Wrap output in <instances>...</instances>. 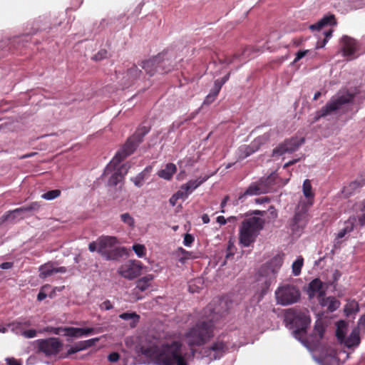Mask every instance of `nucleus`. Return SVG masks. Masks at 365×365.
Here are the masks:
<instances>
[{
    "instance_id": "nucleus-1",
    "label": "nucleus",
    "mask_w": 365,
    "mask_h": 365,
    "mask_svg": "<svg viewBox=\"0 0 365 365\" xmlns=\"http://www.w3.org/2000/svg\"><path fill=\"white\" fill-rule=\"evenodd\" d=\"M147 344L140 346L141 353L153 358L156 365H189L182 353V343L178 341L160 343L156 338L148 336Z\"/></svg>"
},
{
    "instance_id": "nucleus-2",
    "label": "nucleus",
    "mask_w": 365,
    "mask_h": 365,
    "mask_svg": "<svg viewBox=\"0 0 365 365\" xmlns=\"http://www.w3.org/2000/svg\"><path fill=\"white\" fill-rule=\"evenodd\" d=\"M284 323L290 329L294 328L292 334L305 346H308V340L304 339L307 329L311 322V319L308 314L307 310H299L293 308L285 311Z\"/></svg>"
},
{
    "instance_id": "nucleus-3",
    "label": "nucleus",
    "mask_w": 365,
    "mask_h": 365,
    "mask_svg": "<svg viewBox=\"0 0 365 365\" xmlns=\"http://www.w3.org/2000/svg\"><path fill=\"white\" fill-rule=\"evenodd\" d=\"M213 328L212 319L199 321L185 334L186 343L190 347L205 344L213 336Z\"/></svg>"
},
{
    "instance_id": "nucleus-4",
    "label": "nucleus",
    "mask_w": 365,
    "mask_h": 365,
    "mask_svg": "<svg viewBox=\"0 0 365 365\" xmlns=\"http://www.w3.org/2000/svg\"><path fill=\"white\" fill-rule=\"evenodd\" d=\"M150 126L141 125L128 138L123 147L116 153L110 164L106 167L105 173H107L111 165L114 166L118 165L128 156L134 153L140 143L143 142L144 136L149 133Z\"/></svg>"
},
{
    "instance_id": "nucleus-5",
    "label": "nucleus",
    "mask_w": 365,
    "mask_h": 365,
    "mask_svg": "<svg viewBox=\"0 0 365 365\" xmlns=\"http://www.w3.org/2000/svg\"><path fill=\"white\" fill-rule=\"evenodd\" d=\"M264 220L259 217H251L244 220L239 231V242L245 247L254 243L263 229Z\"/></svg>"
},
{
    "instance_id": "nucleus-6",
    "label": "nucleus",
    "mask_w": 365,
    "mask_h": 365,
    "mask_svg": "<svg viewBox=\"0 0 365 365\" xmlns=\"http://www.w3.org/2000/svg\"><path fill=\"white\" fill-rule=\"evenodd\" d=\"M118 243L115 237L101 236L98 238V252L106 260L116 259L120 256V249L115 246Z\"/></svg>"
},
{
    "instance_id": "nucleus-7",
    "label": "nucleus",
    "mask_w": 365,
    "mask_h": 365,
    "mask_svg": "<svg viewBox=\"0 0 365 365\" xmlns=\"http://www.w3.org/2000/svg\"><path fill=\"white\" fill-rule=\"evenodd\" d=\"M275 297L277 304L287 306L298 302L300 292L293 284H283L275 291Z\"/></svg>"
},
{
    "instance_id": "nucleus-8",
    "label": "nucleus",
    "mask_w": 365,
    "mask_h": 365,
    "mask_svg": "<svg viewBox=\"0 0 365 365\" xmlns=\"http://www.w3.org/2000/svg\"><path fill=\"white\" fill-rule=\"evenodd\" d=\"M354 98V94L349 92L340 96L331 98L326 106L317 113L314 121H317L320 118L331 114L333 112L339 110L343 105L351 102Z\"/></svg>"
},
{
    "instance_id": "nucleus-9",
    "label": "nucleus",
    "mask_w": 365,
    "mask_h": 365,
    "mask_svg": "<svg viewBox=\"0 0 365 365\" xmlns=\"http://www.w3.org/2000/svg\"><path fill=\"white\" fill-rule=\"evenodd\" d=\"M308 208L307 205L299 204L296 208L295 213L289 222V228L294 234L301 233L308 222Z\"/></svg>"
},
{
    "instance_id": "nucleus-10",
    "label": "nucleus",
    "mask_w": 365,
    "mask_h": 365,
    "mask_svg": "<svg viewBox=\"0 0 365 365\" xmlns=\"http://www.w3.org/2000/svg\"><path fill=\"white\" fill-rule=\"evenodd\" d=\"M38 351L46 356L56 355L63 347V343L58 338L51 337L36 341Z\"/></svg>"
},
{
    "instance_id": "nucleus-11",
    "label": "nucleus",
    "mask_w": 365,
    "mask_h": 365,
    "mask_svg": "<svg viewBox=\"0 0 365 365\" xmlns=\"http://www.w3.org/2000/svg\"><path fill=\"white\" fill-rule=\"evenodd\" d=\"M305 141L304 138L292 137L286 139L272 150V156H280L286 153L296 151Z\"/></svg>"
},
{
    "instance_id": "nucleus-12",
    "label": "nucleus",
    "mask_w": 365,
    "mask_h": 365,
    "mask_svg": "<svg viewBox=\"0 0 365 365\" xmlns=\"http://www.w3.org/2000/svg\"><path fill=\"white\" fill-rule=\"evenodd\" d=\"M270 178H261L259 181L252 183L245 192L239 196V200L247 195H259L267 193L270 190Z\"/></svg>"
},
{
    "instance_id": "nucleus-13",
    "label": "nucleus",
    "mask_w": 365,
    "mask_h": 365,
    "mask_svg": "<svg viewBox=\"0 0 365 365\" xmlns=\"http://www.w3.org/2000/svg\"><path fill=\"white\" fill-rule=\"evenodd\" d=\"M142 264L138 261H128L120 266L118 273L124 278L133 279L141 273Z\"/></svg>"
},
{
    "instance_id": "nucleus-14",
    "label": "nucleus",
    "mask_w": 365,
    "mask_h": 365,
    "mask_svg": "<svg viewBox=\"0 0 365 365\" xmlns=\"http://www.w3.org/2000/svg\"><path fill=\"white\" fill-rule=\"evenodd\" d=\"M359 46L357 41L348 36H343L340 40V51L345 57L352 59L356 57L355 54L359 50Z\"/></svg>"
},
{
    "instance_id": "nucleus-15",
    "label": "nucleus",
    "mask_w": 365,
    "mask_h": 365,
    "mask_svg": "<svg viewBox=\"0 0 365 365\" xmlns=\"http://www.w3.org/2000/svg\"><path fill=\"white\" fill-rule=\"evenodd\" d=\"M227 349V345L222 341H217L204 351L205 356L211 360L220 359Z\"/></svg>"
},
{
    "instance_id": "nucleus-16",
    "label": "nucleus",
    "mask_w": 365,
    "mask_h": 365,
    "mask_svg": "<svg viewBox=\"0 0 365 365\" xmlns=\"http://www.w3.org/2000/svg\"><path fill=\"white\" fill-rule=\"evenodd\" d=\"M142 73L136 65H133L128 68L123 76V85L124 87H129L134 83L140 76Z\"/></svg>"
},
{
    "instance_id": "nucleus-17",
    "label": "nucleus",
    "mask_w": 365,
    "mask_h": 365,
    "mask_svg": "<svg viewBox=\"0 0 365 365\" xmlns=\"http://www.w3.org/2000/svg\"><path fill=\"white\" fill-rule=\"evenodd\" d=\"M160 56H155L150 59L142 61L141 66L146 73L150 76L156 73H159V64L160 63Z\"/></svg>"
},
{
    "instance_id": "nucleus-18",
    "label": "nucleus",
    "mask_w": 365,
    "mask_h": 365,
    "mask_svg": "<svg viewBox=\"0 0 365 365\" xmlns=\"http://www.w3.org/2000/svg\"><path fill=\"white\" fill-rule=\"evenodd\" d=\"M130 165L128 163L120 165L110 177L108 180V184L110 186H115L118 183L121 182L124 176L127 174Z\"/></svg>"
},
{
    "instance_id": "nucleus-19",
    "label": "nucleus",
    "mask_w": 365,
    "mask_h": 365,
    "mask_svg": "<svg viewBox=\"0 0 365 365\" xmlns=\"http://www.w3.org/2000/svg\"><path fill=\"white\" fill-rule=\"evenodd\" d=\"M39 277L41 279H45L55 273H65L66 268L65 267H55L53 262H48L39 267Z\"/></svg>"
},
{
    "instance_id": "nucleus-20",
    "label": "nucleus",
    "mask_w": 365,
    "mask_h": 365,
    "mask_svg": "<svg viewBox=\"0 0 365 365\" xmlns=\"http://www.w3.org/2000/svg\"><path fill=\"white\" fill-rule=\"evenodd\" d=\"M307 293L310 298H313L317 294L318 299L325 295V291L323 289V284L319 279H313L309 284Z\"/></svg>"
},
{
    "instance_id": "nucleus-21",
    "label": "nucleus",
    "mask_w": 365,
    "mask_h": 365,
    "mask_svg": "<svg viewBox=\"0 0 365 365\" xmlns=\"http://www.w3.org/2000/svg\"><path fill=\"white\" fill-rule=\"evenodd\" d=\"M336 25V18L334 14H329L324 16L317 23L309 26V29L312 31L317 30L320 31L326 26H335Z\"/></svg>"
},
{
    "instance_id": "nucleus-22",
    "label": "nucleus",
    "mask_w": 365,
    "mask_h": 365,
    "mask_svg": "<svg viewBox=\"0 0 365 365\" xmlns=\"http://www.w3.org/2000/svg\"><path fill=\"white\" fill-rule=\"evenodd\" d=\"M324 327L321 321H317L314 327L313 332L310 335V342L313 345H317L323 338L324 334Z\"/></svg>"
},
{
    "instance_id": "nucleus-23",
    "label": "nucleus",
    "mask_w": 365,
    "mask_h": 365,
    "mask_svg": "<svg viewBox=\"0 0 365 365\" xmlns=\"http://www.w3.org/2000/svg\"><path fill=\"white\" fill-rule=\"evenodd\" d=\"M360 343L359 327H354L348 337H345L341 344L346 347L351 348L357 346Z\"/></svg>"
},
{
    "instance_id": "nucleus-24",
    "label": "nucleus",
    "mask_w": 365,
    "mask_h": 365,
    "mask_svg": "<svg viewBox=\"0 0 365 365\" xmlns=\"http://www.w3.org/2000/svg\"><path fill=\"white\" fill-rule=\"evenodd\" d=\"M250 47H245L243 48L240 53H236L230 58H225V59H220L219 61L221 64L226 63L230 64L235 62V60L246 61L250 57Z\"/></svg>"
},
{
    "instance_id": "nucleus-25",
    "label": "nucleus",
    "mask_w": 365,
    "mask_h": 365,
    "mask_svg": "<svg viewBox=\"0 0 365 365\" xmlns=\"http://www.w3.org/2000/svg\"><path fill=\"white\" fill-rule=\"evenodd\" d=\"M319 302L322 307H327L331 312L336 310L340 306L339 301L334 297H324L323 296L319 299Z\"/></svg>"
},
{
    "instance_id": "nucleus-26",
    "label": "nucleus",
    "mask_w": 365,
    "mask_h": 365,
    "mask_svg": "<svg viewBox=\"0 0 365 365\" xmlns=\"http://www.w3.org/2000/svg\"><path fill=\"white\" fill-rule=\"evenodd\" d=\"M31 325V322L30 319L26 318H20L9 324L8 326L11 328L12 331L18 334L21 332L24 327H28Z\"/></svg>"
},
{
    "instance_id": "nucleus-27",
    "label": "nucleus",
    "mask_w": 365,
    "mask_h": 365,
    "mask_svg": "<svg viewBox=\"0 0 365 365\" xmlns=\"http://www.w3.org/2000/svg\"><path fill=\"white\" fill-rule=\"evenodd\" d=\"M207 179L208 177L207 176L204 178H200L196 180H189L187 183L181 185L182 189H183L187 192V195L188 196L194 190L198 187Z\"/></svg>"
},
{
    "instance_id": "nucleus-28",
    "label": "nucleus",
    "mask_w": 365,
    "mask_h": 365,
    "mask_svg": "<svg viewBox=\"0 0 365 365\" xmlns=\"http://www.w3.org/2000/svg\"><path fill=\"white\" fill-rule=\"evenodd\" d=\"M166 54L160 53L157 56H160V63L159 64V73H165L174 68V64L168 58H165Z\"/></svg>"
},
{
    "instance_id": "nucleus-29",
    "label": "nucleus",
    "mask_w": 365,
    "mask_h": 365,
    "mask_svg": "<svg viewBox=\"0 0 365 365\" xmlns=\"http://www.w3.org/2000/svg\"><path fill=\"white\" fill-rule=\"evenodd\" d=\"M258 150L257 147L252 142L250 145H243L239 148V156L244 159Z\"/></svg>"
},
{
    "instance_id": "nucleus-30",
    "label": "nucleus",
    "mask_w": 365,
    "mask_h": 365,
    "mask_svg": "<svg viewBox=\"0 0 365 365\" xmlns=\"http://www.w3.org/2000/svg\"><path fill=\"white\" fill-rule=\"evenodd\" d=\"M177 168L175 164L168 163L164 169L158 171V175L160 178L169 180L172 178Z\"/></svg>"
},
{
    "instance_id": "nucleus-31",
    "label": "nucleus",
    "mask_w": 365,
    "mask_h": 365,
    "mask_svg": "<svg viewBox=\"0 0 365 365\" xmlns=\"http://www.w3.org/2000/svg\"><path fill=\"white\" fill-rule=\"evenodd\" d=\"M119 317L125 321L129 322V326L135 328L139 322L140 316L135 312H125L119 315Z\"/></svg>"
},
{
    "instance_id": "nucleus-32",
    "label": "nucleus",
    "mask_w": 365,
    "mask_h": 365,
    "mask_svg": "<svg viewBox=\"0 0 365 365\" xmlns=\"http://www.w3.org/2000/svg\"><path fill=\"white\" fill-rule=\"evenodd\" d=\"M151 170L152 168L150 166H148L141 173L133 178L132 181L133 182L134 185L138 187H140L143 185L145 180L148 178Z\"/></svg>"
},
{
    "instance_id": "nucleus-33",
    "label": "nucleus",
    "mask_w": 365,
    "mask_h": 365,
    "mask_svg": "<svg viewBox=\"0 0 365 365\" xmlns=\"http://www.w3.org/2000/svg\"><path fill=\"white\" fill-rule=\"evenodd\" d=\"M356 220L360 227L365 226V200L356 205Z\"/></svg>"
},
{
    "instance_id": "nucleus-34",
    "label": "nucleus",
    "mask_w": 365,
    "mask_h": 365,
    "mask_svg": "<svg viewBox=\"0 0 365 365\" xmlns=\"http://www.w3.org/2000/svg\"><path fill=\"white\" fill-rule=\"evenodd\" d=\"M153 279V274H148L141 277L136 282V288L141 292L145 291L150 286Z\"/></svg>"
},
{
    "instance_id": "nucleus-35",
    "label": "nucleus",
    "mask_w": 365,
    "mask_h": 365,
    "mask_svg": "<svg viewBox=\"0 0 365 365\" xmlns=\"http://www.w3.org/2000/svg\"><path fill=\"white\" fill-rule=\"evenodd\" d=\"M346 329H347V324L344 321L340 320L337 322L336 329V336L340 343H342V341L344 340V338L346 337L345 336H346Z\"/></svg>"
},
{
    "instance_id": "nucleus-36",
    "label": "nucleus",
    "mask_w": 365,
    "mask_h": 365,
    "mask_svg": "<svg viewBox=\"0 0 365 365\" xmlns=\"http://www.w3.org/2000/svg\"><path fill=\"white\" fill-rule=\"evenodd\" d=\"M30 211H31V210H30V207L29 205H26V206H23L19 208H16L13 211L9 212L6 215H3L1 217V220H2V221L8 220L9 219L14 220L16 217V214H20V213H22L24 212H30Z\"/></svg>"
},
{
    "instance_id": "nucleus-37",
    "label": "nucleus",
    "mask_w": 365,
    "mask_h": 365,
    "mask_svg": "<svg viewBox=\"0 0 365 365\" xmlns=\"http://www.w3.org/2000/svg\"><path fill=\"white\" fill-rule=\"evenodd\" d=\"M272 133V131L269 130V132L258 136L252 141L255 143V145L257 147L258 150L261 148L262 145L269 141Z\"/></svg>"
},
{
    "instance_id": "nucleus-38",
    "label": "nucleus",
    "mask_w": 365,
    "mask_h": 365,
    "mask_svg": "<svg viewBox=\"0 0 365 365\" xmlns=\"http://www.w3.org/2000/svg\"><path fill=\"white\" fill-rule=\"evenodd\" d=\"M282 263L283 258L279 255H277L270 260L269 267L271 268L272 272H276L279 269Z\"/></svg>"
},
{
    "instance_id": "nucleus-39",
    "label": "nucleus",
    "mask_w": 365,
    "mask_h": 365,
    "mask_svg": "<svg viewBox=\"0 0 365 365\" xmlns=\"http://www.w3.org/2000/svg\"><path fill=\"white\" fill-rule=\"evenodd\" d=\"M359 310V304L356 301L348 302L344 307V312L346 316L358 312Z\"/></svg>"
},
{
    "instance_id": "nucleus-40",
    "label": "nucleus",
    "mask_w": 365,
    "mask_h": 365,
    "mask_svg": "<svg viewBox=\"0 0 365 365\" xmlns=\"http://www.w3.org/2000/svg\"><path fill=\"white\" fill-rule=\"evenodd\" d=\"M357 222L356 217L355 215L350 216L347 220L344 222V229L348 232L350 233L352 232L356 226V223Z\"/></svg>"
},
{
    "instance_id": "nucleus-41",
    "label": "nucleus",
    "mask_w": 365,
    "mask_h": 365,
    "mask_svg": "<svg viewBox=\"0 0 365 365\" xmlns=\"http://www.w3.org/2000/svg\"><path fill=\"white\" fill-rule=\"evenodd\" d=\"M302 187L304 195L307 198L309 199L314 197V195L312 192L311 181L307 179L304 181Z\"/></svg>"
},
{
    "instance_id": "nucleus-42",
    "label": "nucleus",
    "mask_w": 365,
    "mask_h": 365,
    "mask_svg": "<svg viewBox=\"0 0 365 365\" xmlns=\"http://www.w3.org/2000/svg\"><path fill=\"white\" fill-rule=\"evenodd\" d=\"M303 258L302 257H298L292 264V272L294 276H298L303 266Z\"/></svg>"
},
{
    "instance_id": "nucleus-43",
    "label": "nucleus",
    "mask_w": 365,
    "mask_h": 365,
    "mask_svg": "<svg viewBox=\"0 0 365 365\" xmlns=\"http://www.w3.org/2000/svg\"><path fill=\"white\" fill-rule=\"evenodd\" d=\"M61 190L58 189L49 190L41 195V197L46 200H52L61 195Z\"/></svg>"
},
{
    "instance_id": "nucleus-44",
    "label": "nucleus",
    "mask_w": 365,
    "mask_h": 365,
    "mask_svg": "<svg viewBox=\"0 0 365 365\" xmlns=\"http://www.w3.org/2000/svg\"><path fill=\"white\" fill-rule=\"evenodd\" d=\"M66 333V336L71 337H79L81 336V328L76 327H66L63 329Z\"/></svg>"
},
{
    "instance_id": "nucleus-45",
    "label": "nucleus",
    "mask_w": 365,
    "mask_h": 365,
    "mask_svg": "<svg viewBox=\"0 0 365 365\" xmlns=\"http://www.w3.org/2000/svg\"><path fill=\"white\" fill-rule=\"evenodd\" d=\"M98 341L99 338H93L88 340L79 341L78 342V344L80 346V349L82 351L94 346L95 344Z\"/></svg>"
},
{
    "instance_id": "nucleus-46",
    "label": "nucleus",
    "mask_w": 365,
    "mask_h": 365,
    "mask_svg": "<svg viewBox=\"0 0 365 365\" xmlns=\"http://www.w3.org/2000/svg\"><path fill=\"white\" fill-rule=\"evenodd\" d=\"M120 217L121 221L130 227L133 228L135 227V220L128 212L121 214Z\"/></svg>"
},
{
    "instance_id": "nucleus-47",
    "label": "nucleus",
    "mask_w": 365,
    "mask_h": 365,
    "mask_svg": "<svg viewBox=\"0 0 365 365\" xmlns=\"http://www.w3.org/2000/svg\"><path fill=\"white\" fill-rule=\"evenodd\" d=\"M333 30L331 29H329L328 30L324 31L322 34L324 36V39L322 42H317L316 46V48H323L325 44L327 43L328 40L332 36Z\"/></svg>"
},
{
    "instance_id": "nucleus-48",
    "label": "nucleus",
    "mask_w": 365,
    "mask_h": 365,
    "mask_svg": "<svg viewBox=\"0 0 365 365\" xmlns=\"http://www.w3.org/2000/svg\"><path fill=\"white\" fill-rule=\"evenodd\" d=\"M364 185L363 182L359 181H353L349 183V185L347 187H344L345 191H347L349 195H351L353 192H354L356 190L359 189V187H362Z\"/></svg>"
},
{
    "instance_id": "nucleus-49",
    "label": "nucleus",
    "mask_w": 365,
    "mask_h": 365,
    "mask_svg": "<svg viewBox=\"0 0 365 365\" xmlns=\"http://www.w3.org/2000/svg\"><path fill=\"white\" fill-rule=\"evenodd\" d=\"M322 365H337V359L333 354H329L322 359Z\"/></svg>"
},
{
    "instance_id": "nucleus-50",
    "label": "nucleus",
    "mask_w": 365,
    "mask_h": 365,
    "mask_svg": "<svg viewBox=\"0 0 365 365\" xmlns=\"http://www.w3.org/2000/svg\"><path fill=\"white\" fill-rule=\"evenodd\" d=\"M230 73H228L226 76H225L221 79H217L214 83L213 88L215 89L217 91H220L222 86L228 81L230 78Z\"/></svg>"
},
{
    "instance_id": "nucleus-51",
    "label": "nucleus",
    "mask_w": 365,
    "mask_h": 365,
    "mask_svg": "<svg viewBox=\"0 0 365 365\" xmlns=\"http://www.w3.org/2000/svg\"><path fill=\"white\" fill-rule=\"evenodd\" d=\"M178 252L182 255V257L180 258V262H184L185 259H189L193 257L192 253L188 251H186L182 247L178 248Z\"/></svg>"
},
{
    "instance_id": "nucleus-52",
    "label": "nucleus",
    "mask_w": 365,
    "mask_h": 365,
    "mask_svg": "<svg viewBox=\"0 0 365 365\" xmlns=\"http://www.w3.org/2000/svg\"><path fill=\"white\" fill-rule=\"evenodd\" d=\"M218 93L219 91H217L215 89L212 88V90L210 91V93L206 96L204 101V104L212 103L217 96Z\"/></svg>"
},
{
    "instance_id": "nucleus-53",
    "label": "nucleus",
    "mask_w": 365,
    "mask_h": 365,
    "mask_svg": "<svg viewBox=\"0 0 365 365\" xmlns=\"http://www.w3.org/2000/svg\"><path fill=\"white\" fill-rule=\"evenodd\" d=\"M133 250L139 257L145 255V248L143 245L135 244L133 246Z\"/></svg>"
},
{
    "instance_id": "nucleus-54",
    "label": "nucleus",
    "mask_w": 365,
    "mask_h": 365,
    "mask_svg": "<svg viewBox=\"0 0 365 365\" xmlns=\"http://www.w3.org/2000/svg\"><path fill=\"white\" fill-rule=\"evenodd\" d=\"M107 56V51L105 49H102L100 51H98L96 55L93 56V59L96 61H101L103 58H106Z\"/></svg>"
},
{
    "instance_id": "nucleus-55",
    "label": "nucleus",
    "mask_w": 365,
    "mask_h": 365,
    "mask_svg": "<svg viewBox=\"0 0 365 365\" xmlns=\"http://www.w3.org/2000/svg\"><path fill=\"white\" fill-rule=\"evenodd\" d=\"M21 334L27 339H31L36 336V331L35 329H29L21 331Z\"/></svg>"
},
{
    "instance_id": "nucleus-56",
    "label": "nucleus",
    "mask_w": 365,
    "mask_h": 365,
    "mask_svg": "<svg viewBox=\"0 0 365 365\" xmlns=\"http://www.w3.org/2000/svg\"><path fill=\"white\" fill-rule=\"evenodd\" d=\"M194 241V237L190 234H186L184 237L183 243L185 246L189 247Z\"/></svg>"
},
{
    "instance_id": "nucleus-57",
    "label": "nucleus",
    "mask_w": 365,
    "mask_h": 365,
    "mask_svg": "<svg viewBox=\"0 0 365 365\" xmlns=\"http://www.w3.org/2000/svg\"><path fill=\"white\" fill-rule=\"evenodd\" d=\"M309 50H304V51H299L296 54V58L294 60V63H297L299 61L301 58L304 57L306 54L309 52Z\"/></svg>"
},
{
    "instance_id": "nucleus-58",
    "label": "nucleus",
    "mask_w": 365,
    "mask_h": 365,
    "mask_svg": "<svg viewBox=\"0 0 365 365\" xmlns=\"http://www.w3.org/2000/svg\"><path fill=\"white\" fill-rule=\"evenodd\" d=\"M175 195L178 197V199H186L188 197L187 192L183 189H182V187H180V190L175 192Z\"/></svg>"
},
{
    "instance_id": "nucleus-59",
    "label": "nucleus",
    "mask_w": 365,
    "mask_h": 365,
    "mask_svg": "<svg viewBox=\"0 0 365 365\" xmlns=\"http://www.w3.org/2000/svg\"><path fill=\"white\" fill-rule=\"evenodd\" d=\"M100 307L101 309L110 310L113 309V305L109 300H106L100 305Z\"/></svg>"
},
{
    "instance_id": "nucleus-60",
    "label": "nucleus",
    "mask_w": 365,
    "mask_h": 365,
    "mask_svg": "<svg viewBox=\"0 0 365 365\" xmlns=\"http://www.w3.org/2000/svg\"><path fill=\"white\" fill-rule=\"evenodd\" d=\"M108 358L110 362H116L119 360L120 355L117 352H113L108 355Z\"/></svg>"
},
{
    "instance_id": "nucleus-61",
    "label": "nucleus",
    "mask_w": 365,
    "mask_h": 365,
    "mask_svg": "<svg viewBox=\"0 0 365 365\" xmlns=\"http://www.w3.org/2000/svg\"><path fill=\"white\" fill-rule=\"evenodd\" d=\"M81 351L80 349V346H78V343H76L73 346L71 347L68 351H67V354L68 355H71V354H75L78 351Z\"/></svg>"
},
{
    "instance_id": "nucleus-62",
    "label": "nucleus",
    "mask_w": 365,
    "mask_h": 365,
    "mask_svg": "<svg viewBox=\"0 0 365 365\" xmlns=\"http://www.w3.org/2000/svg\"><path fill=\"white\" fill-rule=\"evenodd\" d=\"M7 365H21V363L14 358H6V359Z\"/></svg>"
},
{
    "instance_id": "nucleus-63",
    "label": "nucleus",
    "mask_w": 365,
    "mask_h": 365,
    "mask_svg": "<svg viewBox=\"0 0 365 365\" xmlns=\"http://www.w3.org/2000/svg\"><path fill=\"white\" fill-rule=\"evenodd\" d=\"M88 250L91 252H93L96 251L98 252V240H96V242H91L89 243Z\"/></svg>"
},
{
    "instance_id": "nucleus-64",
    "label": "nucleus",
    "mask_w": 365,
    "mask_h": 365,
    "mask_svg": "<svg viewBox=\"0 0 365 365\" xmlns=\"http://www.w3.org/2000/svg\"><path fill=\"white\" fill-rule=\"evenodd\" d=\"M14 263L11 262H3L0 264V268L2 269H9L12 268Z\"/></svg>"
}]
</instances>
